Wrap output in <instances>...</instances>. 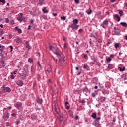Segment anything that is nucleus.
I'll return each mask as SVG.
<instances>
[{
  "label": "nucleus",
  "mask_w": 127,
  "mask_h": 127,
  "mask_svg": "<svg viewBox=\"0 0 127 127\" xmlns=\"http://www.w3.org/2000/svg\"><path fill=\"white\" fill-rule=\"evenodd\" d=\"M18 33H22V30H21V29H19L18 31Z\"/></svg>",
  "instance_id": "72a5a7b5"
},
{
  "label": "nucleus",
  "mask_w": 127,
  "mask_h": 127,
  "mask_svg": "<svg viewBox=\"0 0 127 127\" xmlns=\"http://www.w3.org/2000/svg\"><path fill=\"white\" fill-rule=\"evenodd\" d=\"M83 57L84 58H85V59H86V58H88V56L86 54H83Z\"/></svg>",
  "instance_id": "e433bc0d"
},
{
  "label": "nucleus",
  "mask_w": 127,
  "mask_h": 127,
  "mask_svg": "<svg viewBox=\"0 0 127 127\" xmlns=\"http://www.w3.org/2000/svg\"><path fill=\"white\" fill-rule=\"evenodd\" d=\"M11 78V79H12V80H13V79H14L15 77H14V75H12Z\"/></svg>",
  "instance_id": "8fccbe9b"
},
{
  "label": "nucleus",
  "mask_w": 127,
  "mask_h": 127,
  "mask_svg": "<svg viewBox=\"0 0 127 127\" xmlns=\"http://www.w3.org/2000/svg\"><path fill=\"white\" fill-rule=\"evenodd\" d=\"M0 33H1V34H4V31L2 30V31H0Z\"/></svg>",
  "instance_id": "de8ad7c7"
},
{
  "label": "nucleus",
  "mask_w": 127,
  "mask_h": 127,
  "mask_svg": "<svg viewBox=\"0 0 127 127\" xmlns=\"http://www.w3.org/2000/svg\"><path fill=\"white\" fill-rule=\"evenodd\" d=\"M63 40L64 41H66V40H67V38L64 37H63Z\"/></svg>",
  "instance_id": "c03bdc74"
},
{
  "label": "nucleus",
  "mask_w": 127,
  "mask_h": 127,
  "mask_svg": "<svg viewBox=\"0 0 127 127\" xmlns=\"http://www.w3.org/2000/svg\"><path fill=\"white\" fill-rule=\"evenodd\" d=\"M114 19H115V20H117L118 22L120 21V20H121V18H120V17H119V15L118 14H115L114 15Z\"/></svg>",
  "instance_id": "6e6552de"
},
{
  "label": "nucleus",
  "mask_w": 127,
  "mask_h": 127,
  "mask_svg": "<svg viewBox=\"0 0 127 127\" xmlns=\"http://www.w3.org/2000/svg\"><path fill=\"white\" fill-rule=\"evenodd\" d=\"M53 15L54 16H57V13H53Z\"/></svg>",
  "instance_id": "4d7b16f0"
},
{
  "label": "nucleus",
  "mask_w": 127,
  "mask_h": 127,
  "mask_svg": "<svg viewBox=\"0 0 127 127\" xmlns=\"http://www.w3.org/2000/svg\"><path fill=\"white\" fill-rule=\"evenodd\" d=\"M124 7H127V3H124Z\"/></svg>",
  "instance_id": "3c124183"
},
{
  "label": "nucleus",
  "mask_w": 127,
  "mask_h": 127,
  "mask_svg": "<svg viewBox=\"0 0 127 127\" xmlns=\"http://www.w3.org/2000/svg\"><path fill=\"white\" fill-rule=\"evenodd\" d=\"M3 91L4 93H10L11 89L9 87H3Z\"/></svg>",
  "instance_id": "20e7f679"
},
{
  "label": "nucleus",
  "mask_w": 127,
  "mask_h": 127,
  "mask_svg": "<svg viewBox=\"0 0 127 127\" xmlns=\"http://www.w3.org/2000/svg\"><path fill=\"white\" fill-rule=\"evenodd\" d=\"M36 111H40V108H36Z\"/></svg>",
  "instance_id": "5fc2aeb1"
},
{
  "label": "nucleus",
  "mask_w": 127,
  "mask_h": 127,
  "mask_svg": "<svg viewBox=\"0 0 127 127\" xmlns=\"http://www.w3.org/2000/svg\"><path fill=\"white\" fill-rule=\"evenodd\" d=\"M55 54L57 55V56H58L59 59H60L61 56H60V53H59V52L56 51Z\"/></svg>",
  "instance_id": "ddd939ff"
},
{
  "label": "nucleus",
  "mask_w": 127,
  "mask_h": 127,
  "mask_svg": "<svg viewBox=\"0 0 127 127\" xmlns=\"http://www.w3.org/2000/svg\"><path fill=\"white\" fill-rule=\"evenodd\" d=\"M108 24H109V22L107 20H105L101 24V26H102L103 28H106V26H108Z\"/></svg>",
  "instance_id": "f03ea898"
},
{
  "label": "nucleus",
  "mask_w": 127,
  "mask_h": 127,
  "mask_svg": "<svg viewBox=\"0 0 127 127\" xmlns=\"http://www.w3.org/2000/svg\"><path fill=\"white\" fill-rule=\"evenodd\" d=\"M120 46V43H116L115 44V48H118Z\"/></svg>",
  "instance_id": "5701e85b"
},
{
  "label": "nucleus",
  "mask_w": 127,
  "mask_h": 127,
  "mask_svg": "<svg viewBox=\"0 0 127 127\" xmlns=\"http://www.w3.org/2000/svg\"><path fill=\"white\" fill-rule=\"evenodd\" d=\"M57 95L56 94L53 95V100H52V106L53 108L54 109V111H55L57 114H58V111H57V99L56 98Z\"/></svg>",
  "instance_id": "f257e3e1"
},
{
  "label": "nucleus",
  "mask_w": 127,
  "mask_h": 127,
  "mask_svg": "<svg viewBox=\"0 0 127 127\" xmlns=\"http://www.w3.org/2000/svg\"><path fill=\"white\" fill-rule=\"evenodd\" d=\"M0 27H1V28H3V25L0 24Z\"/></svg>",
  "instance_id": "13d9d810"
},
{
  "label": "nucleus",
  "mask_w": 127,
  "mask_h": 127,
  "mask_svg": "<svg viewBox=\"0 0 127 127\" xmlns=\"http://www.w3.org/2000/svg\"><path fill=\"white\" fill-rule=\"evenodd\" d=\"M12 117H15V114L13 113L11 114Z\"/></svg>",
  "instance_id": "6e6d98bb"
},
{
  "label": "nucleus",
  "mask_w": 127,
  "mask_h": 127,
  "mask_svg": "<svg viewBox=\"0 0 127 127\" xmlns=\"http://www.w3.org/2000/svg\"><path fill=\"white\" fill-rule=\"evenodd\" d=\"M83 31V30L82 29H80L79 30H78V32L79 33H81V32Z\"/></svg>",
  "instance_id": "79ce46f5"
},
{
  "label": "nucleus",
  "mask_w": 127,
  "mask_h": 127,
  "mask_svg": "<svg viewBox=\"0 0 127 127\" xmlns=\"http://www.w3.org/2000/svg\"><path fill=\"white\" fill-rule=\"evenodd\" d=\"M28 62H30V63H32L33 62V59L31 58H29L28 60Z\"/></svg>",
  "instance_id": "b1692460"
},
{
  "label": "nucleus",
  "mask_w": 127,
  "mask_h": 127,
  "mask_svg": "<svg viewBox=\"0 0 127 127\" xmlns=\"http://www.w3.org/2000/svg\"><path fill=\"white\" fill-rule=\"evenodd\" d=\"M87 14H88L89 15L92 14V10L91 9H89V11L87 12Z\"/></svg>",
  "instance_id": "2f4dec72"
},
{
  "label": "nucleus",
  "mask_w": 127,
  "mask_h": 127,
  "mask_svg": "<svg viewBox=\"0 0 127 127\" xmlns=\"http://www.w3.org/2000/svg\"><path fill=\"white\" fill-rule=\"evenodd\" d=\"M25 47H26V48H27L28 49V50L30 49V46H29V42H28V41H26Z\"/></svg>",
  "instance_id": "1a4fd4ad"
},
{
  "label": "nucleus",
  "mask_w": 127,
  "mask_h": 127,
  "mask_svg": "<svg viewBox=\"0 0 127 127\" xmlns=\"http://www.w3.org/2000/svg\"><path fill=\"white\" fill-rule=\"evenodd\" d=\"M36 101L39 104H41V103H42V99L38 98L36 99Z\"/></svg>",
  "instance_id": "f3484780"
},
{
  "label": "nucleus",
  "mask_w": 127,
  "mask_h": 127,
  "mask_svg": "<svg viewBox=\"0 0 127 127\" xmlns=\"http://www.w3.org/2000/svg\"><path fill=\"white\" fill-rule=\"evenodd\" d=\"M49 49L51 51H54V50H56V49H55V48L53 46H52V45H50Z\"/></svg>",
  "instance_id": "9b49d317"
},
{
  "label": "nucleus",
  "mask_w": 127,
  "mask_h": 127,
  "mask_svg": "<svg viewBox=\"0 0 127 127\" xmlns=\"http://www.w3.org/2000/svg\"><path fill=\"white\" fill-rule=\"evenodd\" d=\"M0 2H2L3 4H5V0H0Z\"/></svg>",
  "instance_id": "c756f323"
},
{
  "label": "nucleus",
  "mask_w": 127,
  "mask_h": 127,
  "mask_svg": "<svg viewBox=\"0 0 127 127\" xmlns=\"http://www.w3.org/2000/svg\"><path fill=\"white\" fill-rule=\"evenodd\" d=\"M69 114H70V115H72V112L71 111H69Z\"/></svg>",
  "instance_id": "69168bd1"
},
{
  "label": "nucleus",
  "mask_w": 127,
  "mask_h": 127,
  "mask_svg": "<svg viewBox=\"0 0 127 127\" xmlns=\"http://www.w3.org/2000/svg\"><path fill=\"white\" fill-rule=\"evenodd\" d=\"M43 11L44 13H47V12H48V11L46 10V8L43 9Z\"/></svg>",
  "instance_id": "393cba45"
},
{
  "label": "nucleus",
  "mask_w": 127,
  "mask_h": 127,
  "mask_svg": "<svg viewBox=\"0 0 127 127\" xmlns=\"http://www.w3.org/2000/svg\"><path fill=\"white\" fill-rule=\"evenodd\" d=\"M64 48H65V49H66V48H67V44H66V43L64 44Z\"/></svg>",
  "instance_id": "37998d69"
},
{
  "label": "nucleus",
  "mask_w": 127,
  "mask_h": 127,
  "mask_svg": "<svg viewBox=\"0 0 127 127\" xmlns=\"http://www.w3.org/2000/svg\"><path fill=\"white\" fill-rule=\"evenodd\" d=\"M118 69L120 72H124V71L126 70L125 67H123V68H122L121 67H119Z\"/></svg>",
  "instance_id": "a211bd4d"
},
{
  "label": "nucleus",
  "mask_w": 127,
  "mask_h": 127,
  "mask_svg": "<svg viewBox=\"0 0 127 127\" xmlns=\"http://www.w3.org/2000/svg\"><path fill=\"white\" fill-rule=\"evenodd\" d=\"M111 2H115V1H116V0H111Z\"/></svg>",
  "instance_id": "e2e57ef3"
},
{
  "label": "nucleus",
  "mask_w": 127,
  "mask_h": 127,
  "mask_svg": "<svg viewBox=\"0 0 127 127\" xmlns=\"http://www.w3.org/2000/svg\"><path fill=\"white\" fill-rule=\"evenodd\" d=\"M112 122H113V123H115V122H116V119H115L114 118H113Z\"/></svg>",
  "instance_id": "bf43d9fd"
},
{
  "label": "nucleus",
  "mask_w": 127,
  "mask_h": 127,
  "mask_svg": "<svg viewBox=\"0 0 127 127\" xmlns=\"http://www.w3.org/2000/svg\"><path fill=\"white\" fill-rule=\"evenodd\" d=\"M102 40L99 39L98 40V42H99V43H102Z\"/></svg>",
  "instance_id": "a19ab883"
},
{
  "label": "nucleus",
  "mask_w": 127,
  "mask_h": 127,
  "mask_svg": "<svg viewBox=\"0 0 127 127\" xmlns=\"http://www.w3.org/2000/svg\"><path fill=\"white\" fill-rule=\"evenodd\" d=\"M83 68L84 69H86V70H87V71H89V70H90V68L87 64H84V65L83 66Z\"/></svg>",
  "instance_id": "2eb2a0df"
},
{
  "label": "nucleus",
  "mask_w": 127,
  "mask_h": 127,
  "mask_svg": "<svg viewBox=\"0 0 127 127\" xmlns=\"http://www.w3.org/2000/svg\"><path fill=\"white\" fill-rule=\"evenodd\" d=\"M79 14H80L81 16H83L84 15V13H80Z\"/></svg>",
  "instance_id": "864d4df0"
},
{
  "label": "nucleus",
  "mask_w": 127,
  "mask_h": 127,
  "mask_svg": "<svg viewBox=\"0 0 127 127\" xmlns=\"http://www.w3.org/2000/svg\"><path fill=\"white\" fill-rule=\"evenodd\" d=\"M38 67H40V69H41L42 67L41 66V64H40V63H39V62H38Z\"/></svg>",
  "instance_id": "473e14b6"
},
{
  "label": "nucleus",
  "mask_w": 127,
  "mask_h": 127,
  "mask_svg": "<svg viewBox=\"0 0 127 127\" xmlns=\"http://www.w3.org/2000/svg\"><path fill=\"white\" fill-rule=\"evenodd\" d=\"M75 120H78V119H79V116H76L75 117Z\"/></svg>",
  "instance_id": "09e8293b"
},
{
  "label": "nucleus",
  "mask_w": 127,
  "mask_h": 127,
  "mask_svg": "<svg viewBox=\"0 0 127 127\" xmlns=\"http://www.w3.org/2000/svg\"><path fill=\"white\" fill-rule=\"evenodd\" d=\"M1 63L3 64V67H5V64L4 63V61H2Z\"/></svg>",
  "instance_id": "4c0bfd02"
},
{
  "label": "nucleus",
  "mask_w": 127,
  "mask_h": 127,
  "mask_svg": "<svg viewBox=\"0 0 127 127\" xmlns=\"http://www.w3.org/2000/svg\"><path fill=\"white\" fill-rule=\"evenodd\" d=\"M99 125H100V122L99 121H96V120L94 121V125L95 127H97V126H99Z\"/></svg>",
  "instance_id": "dca6fc26"
},
{
  "label": "nucleus",
  "mask_w": 127,
  "mask_h": 127,
  "mask_svg": "<svg viewBox=\"0 0 127 127\" xmlns=\"http://www.w3.org/2000/svg\"><path fill=\"white\" fill-rule=\"evenodd\" d=\"M91 117L93 118V119H96L97 114L93 113L92 115H91Z\"/></svg>",
  "instance_id": "aec40b11"
},
{
  "label": "nucleus",
  "mask_w": 127,
  "mask_h": 127,
  "mask_svg": "<svg viewBox=\"0 0 127 127\" xmlns=\"http://www.w3.org/2000/svg\"><path fill=\"white\" fill-rule=\"evenodd\" d=\"M91 95H92V97H93V98L96 97V95L94 93H92Z\"/></svg>",
  "instance_id": "a18cd8bd"
},
{
  "label": "nucleus",
  "mask_w": 127,
  "mask_h": 127,
  "mask_svg": "<svg viewBox=\"0 0 127 127\" xmlns=\"http://www.w3.org/2000/svg\"><path fill=\"white\" fill-rule=\"evenodd\" d=\"M40 5H42L43 4V0H39Z\"/></svg>",
  "instance_id": "a878e982"
},
{
  "label": "nucleus",
  "mask_w": 127,
  "mask_h": 127,
  "mask_svg": "<svg viewBox=\"0 0 127 127\" xmlns=\"http://www.w3.org/2000/svg\"><path fill=\"white\" fill-rule=\"evenodd\" d=\"M61 19H62V20H66V17L65 16L61 17Z\"/></svg>",
  "instance_id": "c85d7f7f"
},
{
  "label": "nucleus",
  "mask_w": 127,
  "mask_h": 127,
  "mask_svg": "<svg viewBox=\"0 0 127 127\" xmlns=\"http://www.w3.org/2000/svg\"><path fill=\"white\" fill-rule=\"evenodd\" d=\"M106 60L107 62H111V61H112V59L109 57L106 59Z\"/></svg>",
  "instance_id": "4be33fe9"
},
{
  "label": "nucleus",
  "mask_w": 127,
  "mask_h": 127,
  "mask_svg": "<svg viewBox=\"0 0 127 127\" xmlns=\"http://www.w3.org/2000/svg\"><path fill=\"white\" fill-rule=\"evenodd\" d=\"M11 24H14V21L13 20L12 21Z\"/></svg>",
  "instance_id": "0e129e2a"
},
{
  "label": "nucleus",
  "mask_w": 127,
  "mask_h": 127,
  "mask_svg": "<svg viewBox=\"0 0 127 127\" xmlns=\"http://www.w3.org/2000/svg\"><path fill=\"white\" fill-rule=\"evenodd\" d=\"M108 68H109V69H112V68H113V64H109Z\"/></svg>",
  "instance_id": "cd10ccee"
},
{
  "label": "nucleus",
  "mask_w": 127,
  "mask_h": 127,
  "mask_svg": "<svg viewBox=\"0 0 127 127\" xmlns=\"http://www.w3.org/2000/svg\"><path fill=\"white\" fill-rule=\"evenodd\" d=\"M17 19L18 20H19V21H20L21 22V21H24L25 22L26 21V19L25 18V17H24V16H23V15H21V16L20 17H18Z\"/></svg>",
  "instance_id": "7ed1b4c3"
},
{
  "label": "nucleus",
  "mask_w": 127,
  "mask_h": 127,
  "mask_svg": "<svg viewBox=\"0 0 127 127\" xmlns=\"http://www.w3.org/2000/svg\"><path fill=\"white\" fill-rule=\"evenodd\" d=\"M5 22H6V23H9V19H8V18H6Z\"/></svg>",
  "instance_id": "f704fd0d"
},
{
  "label": "nucleus",
  "mask_w": 127,
  "mask_h": 127,
  "mask_svg": "<svg viewBox=\"0 0 127 127\" xmlns=\"http://www.w3.org/2000/svg\"><path fill=\"white\" fill-rule=\"evenodd\" d=\"M30 27H30V25H29V26H28V29H29V30L30 29Z\"/></svg>",
  "instance_id": "338daca9"
},
{
  "label": "nucleus",
  "mask_w": 127,
  "mask_h": 127,
  "mask_svg": "<svg viewBox=\"0 0 127 127\" xmlns=\"http://www.w3.org/2000/svg\"><path fill=\"white\" fill-rule=\"evenodd\" d=\"M68 105H69V102H66L65 103V107L67 110H69L70 109V106H68Z\"/></svg>",
  "instance_id": "f8f14e48"
},
{
  "label": "nucleus",
  "mask_w": 127,
  "mask_h": 127,
  "mask_svg": "<svg viewBox=\"0 0 127 127\" xmlns=\"http://www.w3.org/2000/svg\"><path fill=\"white\" fill-rule=\"evenodd\" d=\"M95 89H98V86H95Z\"/></svg>",
  "instance_id": "774afa93"
},
{
  "label": "nucleus",
  "mask_w": 127,
  "mask_h": 127,
  "mask_svg": "<svg viewBox=\"0 0 127 127\" xmlns=\"http://www.w3.org/2000/svg\"><path fill=\"white\" fill-rule=\"evenodd\" d=\"M120 25H122V26H123V27H127V23H126V22H121Z\"/></svg>",
  "instance_id": "4468645a"
},
{
  "label": "nucleus",
  "mask_w": 127,
  "mask_h": 127,
  "mask_svg": "<svg viewBox=\"0 0 127 127\" xmlns=\"http://www.w3.org/2000/svg\"><path fill=\"white\" fill-rule=\"evenodd\" d=\"M100 120H101V118L98 117V118H95V122H97V121L99 122V121H100Z\"/></svg>",
  "instance_id": "bb28decb"
},
{
  "label": "nucleus",
  "mask_w": 127,
  "mask_h": 127,
  "mask_svg": "<svg viewBox=\"0 0 127 127\" xmlns=\"http://www.w3.org/2000/svg\"><path fill=\"white\" fill-rule=\"evenodd\" d=\"M16 84H18V86H23V82L21 80L17 81Z\"/></svg>",
  "instance_id": "9d476101"
},
{
  "label": "nucleus",
  "mask_w": 127,
  "mask_h": 127,
  "mask_svg": "<svg viewBox=\"0 0 127 127\" xmlns=\"http://www.w3.org/2000/svg\"><path fill=\"white\" fill-rule=\"evenodd\" d=\"M21 76H22V77H26V74L24 73H22L21 74Z\"/></svg>",
  "instance_id": "7c9ffc66"
},
{
  "label": "nucleus",
  "mask_w": 127,
  "mask_h": 127,
  "mask_svg": "<svg viewBox=\"0 0 127 127\" xmlns=\"http://www.w3.org/2000/svg\"><path fill=\"white\" fill-rule=\"evenodd\" d=\"M75 3H80L79 0H75Z\"/></svg>",
  "instance_id": "58836bf2"
},
{
  "label": "nucleus",
  "mask_w": 127,
  "mask_h": 127,
  "mask_svg": "<svg viewBox=\"0 0 127 127\" xmlns=\"http://www.w3.org/2000/svg\"><path fill=\"white\" fill-rule=\"evenodd\" d=\"M70 27L72 28V29H78L79 25L73 23V24L70 25Z\"/></svg>",
  "instance_id": "39448f33"
},
{
  "label": "nucleus",
  "mask_w": 127,
  "mask_h": 127,
  "mask_svg": "<svg viewBox=\"0 0 127 127\" xmlns=\"http://www.w3.org/2000/svg\"><path fill=\"white\" fill-rule=\"evenodd\" d=\"M6 117L7 118V119L9 118V113H7L6 115Z\"/></svg>",
  "instance_id": "c9c22d12"
},
{
  "label": "nucleus",
  "mask_w": 127,
  "mask_h": 127,
  "mask_svg": "<svg viewBox=\"0 0 127 127\" xmlns=\"http://www.w3.org/2000/svg\"><path fill=\"white\" fill-rule=\"evenodd\" d=\"M119 14H120V15H122V14H123V11H122V10L119 11Z\"/></svg>",
  "instance_id": "ea45409f"
},
{
  "label": "nucleus",
  "mask_w": 127,
  "mask_h": 127,
  "mask_svg": "<svg viewBox=\"0 0 127 127\" xmlns=\"http://www.w3.org/2000/svg\"><path fill=\"white\" fill-rule=\"evenodd\" d=\"M31 24H33V20H31Z\"/></svg>",
  "instance_id": "052dcab7"
},
{
  "label": "nucleus",
  "mask_w": 127,
  "mask_h": 127,
  "mask_svg": "<svg viewBox=\"0 0 127 127\" xmlns=\"http://www.w3.org/2000/svg\"><path fill=\"white\" fill-rule=\"evenodd\" d=\"M66 119L64 118V114H62L60 116V122H63V121H65Z\"/></svg>",
  "instance_id": "0eeeda50"
},
{
  "label": "nucleus",
  "mask_w": 127,
  "mask_h": 127,
  "mask_svg": "<svg viewBox=\"0 0 127 127\" xmlns=\"http://www.w3.org/2000/svg\"><path fill=\"white\" fill-rule=\"evenodd\" d=\"M10 48L11 49L10 51H12V50L13 49V47H12V46H10Z\"/></svg>",
  "instance_id": "49530a36"
},
{
  "label": "nucleus",
  "mask_w": 127,
  "mask_h": 127,
  "mask_svg": "<svg viewBox=\"0 0 127 127\" xmlns=\"http://www.w3.org/2000/svg\"><path fill=\"white\" fill-rule=\"evenodd\" d=\"M15 29L16 30H18L19 29V28H18V27H16L15 28Z\"/></svg>",
  "instance_id": "603ef678"
},
{
  "label": "nucleus",
  "mask_w": 127,
  "mask_h": 127,
  "mask_svg": "<svg viewBox=\"0 0 127 127\" xmlns=\"http://www.w3.org/2000/svg\"><path fill=\"white\" fill-rule=\"evenodd\" d=\"M114 32H115L116 35H119V29H117V30H115L114 31Z\"/></svg>",
  "instance_id": "412c9836"
},
{
  "label": "nucleus",
  "mask_w": 127,
  "mask_h": 127,
  "mask_svg": "<svg viewBox=\"0 0 127 127\" xmlns=\"http://www.w3.org/2000/svg\"><path fill=\"white\" fill-rule=\"evenodd\" d=\"M83 93H84V94L86 95V96H87L88 95H87V93H88V92H89V89H88V87H84V88L83 89Z\"/></svg>",
  "instance_id": "423d86ee"
},
{
  "label": "nucleus",
  "mask_w": 127,
  "mask_h": 127,
  "mask_svg": "<svg viewBox=\"0 0 127 127\" xmlns=\"http://www.w3.org/2000/svg\"><path fill=\"white\" fill-rule=\"evenodd\" d=\"M78 22H79V20L78 19H75L73 20V23H74L75 24H78Z\"/></svg>",
  "instance_id": "6ab92c4d"
},
{
  "label": "nucleus",
  "mask_w": 127,
  "mask_h": 127,
  "mask_svg": "<svg viewBox=\"0 0 127 127\" xmlns=\"http://www.w3.org/2000/svg\"><path fill=\"white\" fill-rule=\"evenodd\" d=\"M125 39H126V40H127V35L125 36Z\"/></svg>",
  "instance_id": "680f3d73"
}]
</instances>
